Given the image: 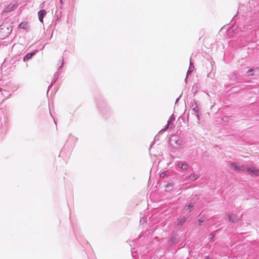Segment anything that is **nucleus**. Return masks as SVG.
<instances>
[{
	"instance_id": "nucleus-1",
	"label": "nucleus",
	"mask_w": 259,
	"mask_h": 259,
	"mask_svg": "<svg viewBox=\"0 0 259 259\" xmlns=\"http://www.w3.org/2000/svg\"><path fill=\"white\" fill-rule=\"evenodd\" d=\"M12 31L11 25L8 23H3L0 26V38L2 39L8 36Z\"/></svg>"
},
{
	"instance_id": "nucleus-2",
	"label": "nucleus",
	"mask_w": 259,
	"mask_h": 259,
	"mask_svg": "<svg viewBox=\"0 0 259 259\" xmlns=\"http://www.w3.org/2000/svg\"><path fill=\"white\" fill-rule=\"evenodd\" d=\"M249 174L252 177L259 176V169L255 167L252 166L246 169Z\"/></svg>"
},
{
	"instance_id": "nucleus-3",
	"label": "nucleus",
	"mask_w": 259,
	"mask_h": 259,
	"mask_svg": "<svg viewBox=\"0 0 259 259\" xmlns=\"http://www.w3.org/2000/svg\"><path fill=\"white\" fill-rule=\"evenodd\" d=\"M47 14L46 11L45 10H41L38 12V17L40 22L43 23L44 17Z\"/></svg>"
},
{
	"instance_id": "nucleus-4",
	"label": "nucleus",
	"mask_w": 259,
	"mask_h": 259,
	"mask_svg": "<svg viewBox=\"0 0 259 259\" xmlns=\"http://www.w3.org/2000/svg\"><path fill=\"white\" fill-rule=\"evenodd\" d=\"M228 218L229 221L232 223H236L239 221V219L237 218V215L235 214H229Z\"/></svg>"
},
{
	"instance_id": "nucleus-5",
	"label": "nucleus",
	"mask_w": 259,
	"mask_h": 259,
	"mask_svg": "<svg viewBox=\"0 0 259 259\" xmlns=\"http://www.w3.org/2000/svg\"><path fill=\"white\" fill-rule=\"evenodd\" d=\"M16 7V5L14 4L11 3L7 7L4 9V12L7 13L13 11Z\"/></svg>"
},
{
	"instance_id": "nucleus-6",
	"label": "nucleus",
	"mask_w": 259,
	"mask_h": 259,
	"mask_svg": "<svg viewBox=\"0 0 259 259\" xmlns=\"http://www.w3.org/2000/svg\"><path fill=\"white\" fill-rule=\"evenodd\" d=\"M230 168L232 169H233V170H236V171H240V170H244L243 166H241V167H239L238 166H237V165H236V164H235L234 163L230 164Z\"/></svg>"
},
{
	"instance_id": "nucleus-7",
	"label": "nucleus",
	"mask_w": 259,
	"mask_h": 259,
	"mask_svg": "<svg viewBox=\"0 0 259 259\" xmlns=\"http://www.w3.org/2000/svg\"><path fill=\"white\" fill-rule=\"evenodd\" d=\"M35 52L28 53L23 57V61L24 62L28 61V60L31 59L32 57V56L35 55Z\"/></svg>"
},
{
	"instance_id": "nucleus-8",
	"label": "nucleus",
	"mask_w": 259,
	"mask_h": 259,
	"mask_svg": "<svg viewBox=\"0 0 259 259\" xmlns=\"http://www.w3.org/2000/svg\"><path fill=\"white\" fill-rule=\"evenodd\" d=\"M194 69V66L193 65V63H192L191 60H190V66L189 67L188 70L187 71V77L189 74H190L191 72H193Z\"/></svg>"
},
{
	"instance_id": "nucleus-9",
	"label": "nucleus",
	"mask_w": 259,
	"mask_h": 259,
	"mask_svg": "<svg viewBox=\"0 0 259 259\" xmlns=\"http://www.w3.org/2000/svg\"><path fill=\"white\" fill-rule=\"evenodd\" d=\"M18 27L21 29H26L28 27V23L26 22H22L19 25Z\"/></svg>"
},
{
	"instance_id": "nucleus-10",
	"label": "nucleus",
	"mask_w": 259,
	"mask_h": 259,
	"mask_svg": "<svg viewBox=\"0 0 259 259\" xmlns=\"http://www.w3.org/2000/svg\"><path fill=\"white\" fill-rule=\"evenodd\" d=\"M178 165L181 168L183 169H186L188 168V165L182 162H180Z\"/></svg>"
},
{
	"instance_id": "nucleus-11",
	"label": "nucleus",
	"mask_w": 259,
	"mask_h": 259,
	"mask_svg": "<svg viewBox=\"0 0 259 259\" xmlns=\"http://www.w3.org/2000/svg\"><path fill=\"white\" fill-rule=\"evenodd\" d=\"M174 186V184L172 183H168L165 186V189L166 191L170 190Z\"/></svg>"
},
{
	"instance_id": "nucleus-12",
	"label": "nucleus",
	"mask_w": 259,
	"mask_h": 259,
	"mask_svg": "<svg viewBox=\"0 0 259 259\" xmlns=\"http://www.w3.org/2000/svg\"><path fill=\"white\" fill-rule=\"evenodd\" d=\"M186 221V219L184 217L178 219V225L181 226Z\"/></svg>"
},
{
	"instance_id": "nucleus-13",
	"label": "nucleus",
	"mask_w": 259,
	"mask_h": 259,
	"mask_svg": "<svg viewBox=\"0 0 259 259\" xmlns=\"http://www.w3.org/2000/svg\"><path fill=\"white\" fill-rule=\"evenodd\" d=\"M58 76H59V74L58 73H55L54 75V80H53L52 83H51V85L53 84V83H55V82L56 81V80H57V79L58 78Z\"/></svg>"
},
{
	"instance_id": "nucleus-14",
	"label": "nucleus",
	"mask_w": 259,
	"mask_h": 259,
	"mask_svg": "<svg viewBox=\"0 0 259 259\" xmlns=\"http://www.w3.org/2000/svg\"><path fill=\"white\" fill-rule=\"evenodd\" d=\"M174 119V117H173V116H172V115H171V116H170V117L169 118V120H168V123L167 124V125H166V126L165 128H167L168 127V125H169V123H170L171 121H172Z\"/></svg>"
},
{
	"instance_id": "nucleus-15",
	"label": "nucleus",
	"mask_w": 259,
	"mask_h": 259,
	"mask_svg": "<svg viewBox=\"0 0 259 259\" xmlns=\"http://www.w3.org/2000/svg\"><path fill=\"white\" fill-rule=\"evenodd\" d=\"M193 206L192 204H189L188 205L186 208L185 209L186 211L188 210L189 209H191L192 207H193Z\"/></svg>"
},
{
	"instance_id": "nucleus-16",
	"label": "nucleus",
	"mask_w": 259,
	"mask_h": 259,
	"mask_svg": "<svg viewBox=\"0 0 259 259\" xmlns=\"http://www.w3.org/2000/svg\"><path fill=\"white\" fill-rule=\"evenodd\" d=\"M207 76L209 77H211V78H213V77H214V75L213 74L211 75V74L209 73L207 75Z\"/></svg>"
},
{
	"instance_id": "nucleus-17",
	"label": "nucleus",
	"mask_w": 259,
	"mask_h": 259,
	"mask_svg": "<svg viewBox=\"0 0 259 259\" xmlns=\"http://www.w3.org/2000/svg\"><path fill=\"white\" fill-rule=\"evenodd\" d=\"M165 175V174L164 172H162L160 174V177H164Z\"/></svg>"
},
{
	"instance_id": "nucleus-18",
	"label": "nucleus",
	"mask_w": 259,
	"mask_h": 259,
	"mask_svg": "<svg viewBox=\"0 0 259 259\" xmlns=\"http://www.w3.org/2000/svg\"><path fill=\"white\" fill-rule=\"evenodd\" d=\"M63 65V62H62L61 66L58 68L59 70L61 69L62 68Z\"/></svg>"
},
{
	"instance_id": "nucleus-19",
	"label": "nucleus",
	"mask_w": 259,
	"mask_h": 259,
	"mask_svg": "<svg viewBox=\"0 0 259 259\" xmlns=\"http://www.w3.org/2000/svg\"><path fill=\"white\" fill-rule=\"evenodd\" d=\"M203 221V220H199V225H201V223H202Z\"/></svg>"
},
{
	"instance_id": "nucleus-20",
	"label": "nucleus",
	"mask_w": 259,
	"mask_h": 259,
	"mask_svg": "<svg viewBox=\"0 0 259 259\" xmlns=\"http://www.w3.org/2000/svg\"><path fill=\"white\" fill-rule=\"evenodd\" d=\"M232 75V76H233V77H234V78H235V74H233Z\"/></svg>"
},
{
	"instance_id": "nucleus-21",
	"label": "nucleus",
	"mask_w": 259,
	"mask_h": 259,
	"mask_svg": "<svg viewBox=\"0 0 259 259\" xmlns=\"http://www.w3.org/2000/svg\"><path fill=\"white\" fill-rule=\"evenodd\" d=\"M251 71H252V70H249L248 72L249 73L250 72H251Z\"/></svg>"
},
{
	"instance_id": "nucleus-22",
	"label": "nucleus",
	"mask_w": 259,
	"mask_h": 259,
	"mask_svg": "<svg viewBox=\"0 0 259 259\" xmlns=\"http://www.w3.org/2000/svg\"><path fill=\"white\" fill-rule=\"evenodd\" d=\"M61 1V2L62 3V0H60Z\"/></svg>"
}]
</instances>
